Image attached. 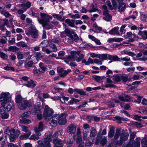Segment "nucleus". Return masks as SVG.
<instances>
[{
  "mask_svg": "<svg viewBox=\"0 0 147 147\" xmlns=\"http://www.w3.org/2000/svg\"><path fill=\"white\" fill-rule=\"evenodd\" d=\"M40 17L41 19H38V21L42 25L44 29L49 30L53 27L52 25L49 24L48 23L52 20V16L44 13H40Z\"/></svg>",
  "mask_w": 147,
  "mask_h": 147,
  "instance_id": "nucleus-1",
  "label": "nucleus"
},
{
  "mask_svg": "<svg viewBox=\"0 0 147 147\" xmlns=\"http://www.w3.org/2000/svg\"><path fill=\"white\" fill-rule=\"evenodd\" d=\"M136 134V132L134 131L132 132L129 130L130 141L127 145H124L123 147H140V138H136L135 142H133V140L134 139Z\"/></svg>",
  "mask_w": 147,
  "mask_h": 147,
  "instance_id": "nucleus-2",
  "label": "nucleus"
},
{
  "mask_svg": "<svg viewBox=\"0 0 147 147\" xmlns=\"http://www.w3.org/2000/svg\"><path fill=\"white\" fill-rule=\"evenodd\" d=\"M9 92H2L0 94V102H2L1 105L4 107L6 104L9 102H12L13 101L11 99V97L9 96Z\"/></svg>",
  "mask_w": 147,
  "mask_h": 147,
  "instance_id": "nucleus-3",
  "label": "nucleus"
},
{
  "mask_svg": "<svg viewBox=\"0 0 147 147\" xmlns=\"http://www.w3.org/2000/svg\"><path fill=\"white\" fill-rule=\"evenodd\" d=\"M20 134V131L18 130L15 131L14 129L9 127L7 128L6 130V134L9 136L11 141L13 142L15 140Z\"/></svg>",
  "mask_w": 147,
  "mask_h": 147,
  "instance_id": "nucleus-4",
  "label": "nucleus"
},
{
  "mask_svg": "<svg viewBox=\"0 0 147 147\" xmlns=\"http://www.w3.org/2000/svg\"><path fill=\"white\" fill-rule=\"evenodd\" d=\"M54 113L53 110L49 107L48 105H46L44 108L43 116L47 121L51 118Z\"/></svg>",
  "mask_w": 147,
  "mask_h": 147,
  "instance_id": "nucleus-5",
  "label": "nucleus"
},
{
  "mask_svg": "<svg viewBox=\"0 0 147 147\" xmlns=\"http://www.w3.org/2000/svg\"><path fill=\"white\" fill-rule=\"evenodd\" d=\"M50 133V132H49ZM51 134V139H52V138L53 139V143L55 144L54 147H62L63 144V141L59 139H57V138L58 136V133L57 132H55L53 136H52V134L50 132Z\"/></svg>",
  "mask_w": 147,
  "mask_h": 147,
  "instance_id": "nucleus-6",
  "label": "nucleus"
},
{
  "mask_svg": "<svg viewBox=\"0 0 147 147\" xmlns=\"http://www.w3.org/2000/svg\"><path fill=\"white\" fill-rule=\"evenodd\" d=\"M51 134L49 132H47L45 134L46 138L45 140L42 142L41 141H38V142L39 145H42L44 147H51L50 144V142L51 140Z\"/></svg>",
  "mask_w": 147,
  "mask_h": 147,
  "instance_id": "nucleus-7",
  "label": "nucleus"
},
{
  "mask_svg": "<svg viewBox=\"0 0 147 147\" xmlns=\"http://www.w3.org/2000/svg\"><path fill=\"white\" fill-rule=\"evenodd\" d=\"M26 34L28 36L31 35L34 38H37L38 36V31L34 26L30 27L28 30L26 31Z\"/></svg>",
  "mask_w": 147,
  "mask_h": 147,
  "instance_id": "nucleus-8",
  "label": "nucleus"
},
{
  "mask_svg": "<svg viewBox=\"0 0 147 147\" xmlns=\"http://www.w3.org/2000/svg\"><path fill=\"white\" fill-rule=\"evenodd\" d=\"M67 115L66 113H62L61 115L56 114L55 117L59 123L60 125H64L67 122L66 117Z\"/></svg>",
  "mask_w": 147,
  "mask_h": 147,
  "instance_id": "nucleus-9",
  "label": "nucleus"
},
{
  "mask_svg": "<svg viewBox=\"0 0 147 147\" xmlns=\"http://www.w3.org/2000/svg\"><path fill=\"white\" fill-rule=\"evenodd\" d=\"M40 103L38 102L36 103L34 109H33L32 112L34 114L37 113L38 118L39 119H41L42 118V116L41 114V112L40 109Z\"/></svg>",
  "mask_w": 147,
  "mask_h": 147,
  "instance_id": "nucleus-10",
  "label": "nucleus"
},
{
  "mask_svg": "<svg viewBox=\"0 0 147 147\" xmlns=\"http://www.w3.org/2000/svg\"><path fill=\"white\" fill-rule=\"evenodd\" d=\"M32 105V103L27 100L22 101L21 103H18V107L19 109L21 110H24L27 108H29Z\"/></svg>",
  "mask_w": 147,
  "mask_h": 147,
  "instance_id": "nucleus-11",
  "label": "nucleus"
},
{
  "mask_svg": "<svg viewBox=\"0 0 147 147\" xmlns=\"http://www.w3.org/2000/svg\"><path fill=\"white\" fill-rule=\"evenodd\" d=\"M65 33L67 35L66 40L68 43H72L73 40V36L70 34V32L69 29H65L64 31Z\"/></svg>",
  "mask_w": 147,
  "mask_h": 147,
  "instance_id": "nucleus-12",
  "label": "nucleus"
},
{
  "mask_svg": "<svg viewBox=\"0 0 147 147\" xmlns=\"http://www.w3.org/2000/svg\"><path fill=\"white\" fill-rule=\"evenodd\" d=\"M43 123L42 122H40L39 123L38 126L34 127V131L36 134L39 136L41 135L40 132L43 130Z\"/></svg>",
  "mask_w": 147,
  "mask_h": 147,
  "instance_id": "nucleus-13",
  "label": "nucleus"
},
{
  "mask_svg": "<svg viewBox=\"0 0 147 147\" xmlns=\"http://www.w3.org/2000/svg\"><path fill=\"white\" fill-rule=\"evenodd\" d=\"M100 136L98 137L97 136L96 138V140L95 142V144H98L99 143L102 146H104L107 142V138L105 137L102 138L101 140Z\"/></svg>",
  "mask_w": 147,
  "mask_h": 147,
  "instance_id": "nucleus-14",
  "label": "nucleus"
},
{
  "mask_svg": "<svg viewBox=\"0 0 147 147\" xmlns=\"http://www.w3.org/2000/svg\"><path fill=\"white\" fill-rule=\"evenodd\" d=\"M76 126L75 124H71L67 128V131L70 134H73L75 133Z\"/></svg>",
  "mask_w": 147,
  "mask_h": 147,
  "instance_id": "nucleus-15",
  "label": "nucleus"
},
{
  "mask_svg": "<svg viewBox=\"0 0 147 147\" xmlns=\"http://www.w3.org/2000/svg\"><path fill=\"white\" fill-rule=\"evenodd\" d=\"M103 19L106 21H110L111 20L112 17L108 13L107 10H105L103 11Z\"/></svg>",
  "mask_w": 147,
  "mask_h": 147,
  "instance_id": "nucleus-16",
  "label": "nucleus"
},
{
  "mask_svg": "<svg viewBox=\"0 0 147 147\" xmlns=\"http://www.w3.org/2000/svg\"><path fill=\"white\" fill-rule=\"evenodd\" d=\"M119 28L115 27L111 30L109 32V33L112 35H120V33L119 32Z\"/></svg>",
  "mask_w": 147,
  "mask_h": 147,
  "instance_id": "nucleus-17",
  "label": "nucleus"
},
{
  "mask_svg": "<svg viewBox=\"0 0 147 147\" xmlns=\"http://www.w3.org/2000/svg\"><path fill=\"white\" fill-rule=\"evenodd\" d=\"M129 136V134L128 133H125L122 134L120 137V142L122 144L124 141L128 139Z\"/></svg>",
  "mask_w": 147,
  "mask_h": 147,
  "instance_id": "nucleus-18",
  "label": "nucleus"
},
{
  "mask_svg": "<svg viewBox=\"0 0 147 147\" xmlns=\"http://www.w3.org/2000/svg\"><path fill=\"white\" fill-rule=\"evenodd\" d=\"M24 84L28 87H34L36 86L35 83L32 80L25 82Z\"/></svg>",
  "mask_w": 147,
  "mask_h": 147,
  "instance_id": "nucleus-19",
  "label": "nucleus"
},
{
  "mask_svg": "<svg viewBox=\"0 0 147 147\" xmlns=\"http://www.w3.org/2000/svg\"><path fill=\"white\" fill-rule=\"evenodd\" d=\"M123 40V38H109L108 40V41L109 43H111L114 42H120L122 41Z\"/></svg>",
  "mask_w": 147,
  "mask_h": 147,
  "instance_id": "nucleus-20",
  "label": "nucleus"
},
{
  "mask_svg": "<svg viewBox=\"0 0 147 147\" xmlns=\"http://www.w3.org/2000/svg\"><path fill=\"white\" fill-rule=\"evenodd\" d=\"M76 142L78 144L79 147H84V142L82 140V137L78 136L77 138Z\"/></svg>",
  "mask_w": 147,
  "mask_h": 147,
  "instance_id": "nucleus-21",
  "label": "nucleus"
},
{
  "mask_svg": "<svg viewBox=\"0 0 147 147\" xmlns=\"http://www.w3.org/2000/svg\"><path fill=\"white\" fill-rule=\"evenodd\" d=\"M65 22L67 23L69 26L74 27L75 26V21L73 20H71L69 19H67L65 20Z\"/></svg>",
  "mask_w": 147,
  "mask_h": 147,
  "instance_id": "nucleus-22",
  "label": "nucleus"
},
{
  "mask_svg": "<svg viewBox=\"0 0 147 147\" xmlns=\"http://www.w3.org/2000/svg\"><path fill=\"white\" fill-rule=\"evenodd\" d=\"M98 58H99L102 62L105 60L109 59L108 55L109 54H102L101 55L98 54Z\"/></svg>",
  "mask_w": 147,
  "mask_h": 147,
  "instance_id": "nucleus-23",
  "label": "nucleus"
},
{
  "mask_svg": "<svg viewBox=\"0 0 147 147\" xmlns=\"http://www.w3.org/2000/svg\"><path fill=\"white\" fill-rule=\"evenodd\" d=\"M119 101L118 100H113L108 102L107 103V105L109 107L111 108L114 107L115 103H119Z\"/></svg>",
  "mask_w": 147,
  "mask_h": 147,
  "instance_id": "nucleus-24",
  "label": "nucleus"
},
{
  "mask_svg": "<svg viewBox=\"0 0 147 147\" xmlns=\"http://www.w3.org/2000/svg\"><path fill=\"white\" fill-rule=\"evenodd\" d=\"M97 134V131L96 129L93 127L90 129V138H94Z\"/></svg>",
  "mask_w": 147,
  "mask_h": 147,
  "instance_id": "nucleus-25",
  "label": "nucleus"
},
{
  "mask_svg": "<svg viewBox=\"0 0 147 147\" xmlns=\"http://www.w3.org/2000/svg\"><path fill=\"white\" fill-rule=\"evenodd\" d=\"M128 26L132 30H137L140 31L143 29L142 27H137L135 25L128 24Z\"/></svg>",
  "mask_w": 147,
  "mask_h": 147,
  "instance_id": "nucleus-26",
  "label": "nucleus"
},
{
  "mask_svg": "<svg viewBox=\"0 0 147 147\" xmlns=\"http://www.w3.org/2000/svg\"><path fill=\"white\" fill-rule=\"evenodd\" d=\"M109 59L112 60L113 61H120V58L117 55L113 56L110 55H108Z\"/></svg>",
  "mask_w": 147,
  "mask_h": 147,
  "instance_id": "nucleus-27",
  "label": "nucleus"
},
{
  "mask_svg": "<svg viewBox=\"0 0 147 147\" xmlns=\"http://www.w3.org/2000/svg\"><path fill=\"white\" fill-rule=\"evenodd\" d=\"M56 119L55 117V115L52 117V119L51 121L49 122L50 125L52 127H54L55 126L57 123V121L55 120Z\"/></svg>",
  "mask_w": 147,
  "mask_h": 147,
  "instance_id": "nucleus-28",
  "label": "nucleus"
},
{
  "mask_svg": "<svg viewBox=\"0 0 147 147\" xmlns=\"http://www.w3.org/2000/svg\"><path fill=\"white\" fill-rule=\"evenodd\" d=\"M87 118L88 119H89L88 121H89L90 122H91V120L92 119H94V121L96 122L99 121L100 120V118L96 116H93L89 115L87 116Z\"/></svg>",
  "mask_w": 147,
  "mask_h": 147,
  "instance_id": "nucleus-29",
  "label": "nucleus"
},
{
  "mask_svg": "<svg viewBox=\"0 0 147 147\" xmlns=\"http://www.w3.org/2000/svg\"><path fill=\"white\" fill-rule=\"evenodd\" d=\"M0 114H2L1 118L3 119H7L9 116L8 114L7 113L3 111L1 109H0Z\"/></svg>",
  "mask_w": 147,
  "mask_h": 147,
  "instance_id": "nucleus-30",
  "label": "nucleus"
},
{
  "mask_svg": "<svg viewBox=\"0 0 147 147\" xmlns=\"http://www.w3.org/2000/svg\"><path fill=\"white\" fill-rule=\"evenodd\" d=\"M39 66L40 67L39 70L40 72L42 73L44 72L47 69L46 67L45 66L43 63L42 62H40L39 63Z\"/></svg>",
  "mask_w": 147,
  "mask_h": 147,
  "instance_id": "nucleus-31",
  "label": "nucleus"
},
{
  "mask_svg": "<svg viewBox=\"0 0 147 147\" xmlns=\"http://www.w3.org/2000/svg\"><path fill=\"white\" fill-rule=\"evenodd\" d=\"M24 100H23L20 94H19L16 96V102L18 104V103H21L22 101Z\"/></svg>",
  "mask_w": 147,
  "mask_h": 147,
  "instance_id": "nucleus-32",
  "label": "nucleus"
},
{
  "mask_svg": "<svg viewBox=\"0 0 147 147\" xmlns=\"http://www.w3.org/2000/svg\"><path fill=\"white\" fill-rule=\"evenodd\" d=\"M31 134V132H29L28 133L25 134L23 135H21L20 138L22 140H24L28 138Z\"/></svg>",
  "mask_w": 147,
  "mask_h": 147,
  "instance_id": "nucleus-33",
  "label": "nucleus"
},
{
  "mask_svg": "<svg viewBox=\"0 0 147 147\" xmlns=\"http://www.w3.org/2000/svg\"><path fill=\"white\" fill-rule=\"evenodd\" d=\"M78 55V57L76 59V61L78 62H79L84 57V55L83 54H81L80 51H78L77 52V55H76V57H77Z\"/></svg>",
  "mask_w": 147,
  "mask_h": 147,
  "instance_id": "nucleus-34",
  "label": "nucleus"
},
{
  "mask_svg": "<svg viewBox=\"0 0 147 147\" xmlns=\"http://www.w3.org/2000/svg\"><path fill=\"white\" fill-rule=\"evenodd\" d=\"M6 145L5 139L3 137L0 138V147H5Z\"/></svg>",
  "mask_w": 147,
  "mask_h": 147,
  "instance_id": "nucleus-35",
  "label": "nucleus"
},
{
  "mask_svg": "<svg viewBox=\"0 0 147 147\" xmlns=\"http://www.w3.org/2000/svg\"><path fill=\"white\" fill-rule=\"evenodd\" d=\"M71 71V69H68L66 71L63 70L62 72L60 74L59 76L61 77H64L66 76V75L69 73Z\"/></svg>",
  "mask_w": 147,
  "mask_h": 147,
  "instance_id": "nucleus-36",
  "label": "nucleus"
},
{
  "mask_svg": "<svg viewBox=\"0 0 147 147\" xmlns=\"http://www.w3.org/2000/svg\"><path fill=\"white\" fill-rule=\"evenodd\" d=\"M5 22L3 24L0 25V29L2 31H4L6 30V28L5 27V25H7V23L8 22V20L7 19H5Z\"/></svg>",
  "mask_w": 147,
  "mask_h": 147,
  "instance_id": "nucleus-37",
  "label": "nucleus"
},
{
  "mask_svg": "<svg viewBox=\"0 0 147 147\" xmlns=\"http://www.w3.org/2000/svg\"><path fill=\"white\" fill-rule=\"evenodd\" d=\"M20 122L21 123L28 124L30 123L31 121L30 120L26 118H22L20 119Z\"/></svg>",
  "mask_w": 147,
  "mask_h": 147,
  "instance_id": "nucleus-38",
  "label": "nucleus"
},
{
  "mask_svg": "<svg viewBox=\"0 0 147 147\" xmlns=\"http://www.w3.org/2000/svg\"><path fill=\"white\" fill-rule=\"evenodd\" d=\"M43 57L44 56L40 52H37L35 53V57L38 61L40 59Z\"/></svg>",
  "mask_w": 147,
  "mask_h": 147,
  "instance_id": "nucleus-39",
  "label": "nucleus"
},
{
  "mask_svg": "<svg viewBox=\"0 0 147 147\" xmlns=\"http://www.w3.org/2000/svg\"><path fill=\"white\" fill-rule=\"evenodd\" d=\"M71 55L69 56L68 57V59H72L75 58V56L77 55V53L74 51H72L71 52Z\"/></svg>",
  "mask_w": 147,
  "mask_h": 147,
  "instance_id": "nucleus-40",
  "label": "nucleus"
},
{
  "mask_svg": "<svg viewBox=\"0 0 147 147\" xmlns=\"http://www.w3.org/2000/svg\"><path fill=\"white\" fill-rule=\"evenodd\" d=\"M74 139L75 138H73L71 140L69 139L68 140L67 143V145L68 147H70L72 146V145L73 144V142L74 141Z\"/></svg>",
  "mask_w": 147,
  "mask_h": 147,
  "instance_id": "nucleus-41",
  "label": "nucleus"
},
{
  "mask_svg": "<svg viewBox=\"0 0 147 147\" xmlns=\"http://www.w3.org/2000/svg\"><path fill=\"white\" fill-rule=\"evenodd\" d=\"M121 130L119 129H117L116 131V133L115 135L114 140V141L118 139L119 136L120 134Z\"/></svg>",
  "mask_w": 147,
  "mask_h": 147,
  "instance_id": "nucleus-42",
  "label": "nucleus"
},
{
  "mask_svg": "<svg viewBox=\"0 0 147 147\" xmlns=\"http://www.w3.org/2000/svg\"><path fill=\"white\" fill-rule=\"evenodd\" d=\"M74 91H76L77 93L80 94V95H85L86 93L85 92L82 90L78 89H74Z\"/></svg>",
  "mask_w": 147,
  "mask_h": 147,
  "instance_id": "nucleus-43",
  "label": "nucleus"
},
{
  "mask_svg": "<svg viewBox=\"0 0 147 147\" xmlns=\"http://www.w3.org/2000/svg\"><path fill=\"white\" fill-rule=\"evenodd\" d=\"M113 81L116 82H119L121 81V76L118 75L115 76L113 77Z\"/></svg>",
  "mask_w": 147,
  "mask_h": 147,
  "instance_id": "nucleus-44",
  "label": "nucleus"
},
{
  "mask_svg": "<svg viewBox=\"0 0 147 147\" xmlns=\"http://www.w3.org/2000/svg\"><path fill=\"white\" fill-rule=\"evenodd\" d=\"M114 130L113 127H111L110 128L108 134V136L110 138L112 137L114 134Z\"/></svg>",
  "mask_w": 147,
  "mask_h": 147,
  "instance_id": "nucleus-45",
  "label": "nucleus"
},
{
  "mask_svg": "<svg viewBox=\"0 0 147 147\" xmlns=\"http://www.w3.org/2000/svg\"><path fill=\"white\" fill-rule=\"evenodd\" d=\"M126 26V24H124L121 26L120 28V31L121 34H124L126 30L124 29V28Z\"/></svg>",
  "mask_w": 147,
  "mask_h": 147,
  "instance_id": "nucleus-46",
  "label": "nucleus"
},
{
  "mask_svg": "<svg viewBox=\"0 0 147 147\" xmlns=\"http://www.w3.org/2000/svg\"><path fill=\"white\" fill-rule=\"evenodd\" d=\"M142 147H147V139L143 138L142 140Z\"/></svg>",
  "mask_w": 147,
  "mask_h": 147,
  "instance_id": "nucleus-47",
  "label": "nucleus"
},
{
  "mask_svg": "<svg viewBox=\"0 0 147 147\" xmlns=\"http://www.w3.org/2000/svg\"><path fill=\"white\" fill-rule=\"evenodd\" d=\"M139 111L138 112L141 113H146V109L144 107H140L139 108Z\"/></svg>",
  "mask_w": 147,
  "mask_h": 147,
  "instance_id": "nucleus-48",
  "label": "nucleus"
},
{
  "mask_svg": "<svg viewBox=\"0 0 147 147\" xmlns=\"http://www.w3.org/2000/svg\"><path fill=\"white\" fill-rule=\"evenodd\" d=\"M143 55L142 58V61L147 60V50H145L143 52Z\"/></svg>",
  "mask_w": 147,
  "mask_h": 147,
  "instance_id": "nucleus-49",
  "label": "nucleus"
},
{
  "mask_svg": "<svg viewBox=\"0 0 147 147\" xmlns=\"http://www.w3.org/2000/svg\"><path fill=\"white\" fill-rule=\"evenodd\" d=\"M140 18L141 19L142 21L147 22V14H141Z\"/></svg>",
  "mask_w": 147,
  "mask_h": 147,
  "instance_id": "nucleus-50",
  "label": "nucleus"
},
{
  "mask_svg": "<svg viewBox=\"0 0 147 147\" xmlns=\"http://www.w3.org/2000/svg\"><path fill=\"white\" fill-rule=\"evenodd\" d=\"M16 45L18 46H20L22 47H28V45L25 44L24 42H19L16 44Z\"/></svg>",
  "mask_w": 147,
  "mask_h": 147,
  "instance_id": "nucleus-51",
  "label": "nucleus"
},
{
  "mask_svg": "<svg viewBox=\"0 0 147 147\" xmlns=\"http://www.w3.org/2000/svg\"><path fill=\"white\" fill-rule=\"evenodd\" d=\"M43 62L46 63L47 64H50L52 63L51 61L48 57H46L44 58L42 60Z\"/></svg>",
  "mask_w": 147,
  "mask_h": 147,
  "instance_id": "nucleus-52",
  "label": "nucleus"
},
{
  "mask_svg": "<svg viewBox=\"0 0 147 147\" xmlns=\"http://www.w3.org/2000/svg\"><path fill=\"white\" fill-rule=\"evenodd\" d=\"M130 59L129 57L128 56H126L124 57H121L120 58V61H130Z\"/></svg>",
  "mask_w": 147,
  "mask_h": 147,
  "instance_id": "nucleus-53",
  "label": "nucleus"
},
{
  "mask_svg": "<svg viewBox=\"0 0 147 147\" xmlns=\"http://www.w3.org/2000/svg\"><path fill=\"white\" fill-rule=\"evenodd\" d=\"M93 28L96 30L101 31L102 30V27L98 26L96 24H93Z\"/></svg>",
  "mask_w": 147,
  "mask_h": 147,
  "instance_id": "nucleus-54",
  "label": "nucleus"
},
{
  "mask_svg": "<svg viewBox=\"0 0 147 147\" xmlns=\"http://www.w3.org/2000/svg\"><path fill=\"white\" fill-rule=\"evenodd\" d=\"M37 135H32L30 138V140H38L39 138V135H38L37 134Z\"/></svg>",
  "mask_w": 147,
  "mask_h": 147,
  "instance_id": "nucleus-55",
  "label": "nucleus"
},
{
  "mask_svg": "<svg viewBox=\"0 0 147 147\" xmlns=\"http://www.w3.org/2000/svg\"><path fill=\"white\" fill-rule=\"evenodd\" d=\"M17 57L18 59H23L24 56L22 53L19 51L17 53Z\"/></svg>",
  "mask_w": 147,
  "mask_h": 147,
  "instance_id": "nucleus-56",
  "label": "nucleus"
},
{
  "mask_svg": "<svg viewBox=\"0 0 147 147\" xmlns=\"http://www.w3.org/2000/svg\"><path fill=\"white\" fill-rule=\"evenodd\" d=\"M52 15L54 18H56L58 20H60L61 19V16L58 14L53 13Z\"/></svg>",
  "mask_w": 147,
  "mask_h": 147,
  "instance_id": "nucleus-57",
  "label": "nucleus"
},
{
  "mask_svg": "<svg viewBox=\"0 0 147 147\" xmlns=\"http://www.w3.org/2000/svg\"><path fill=\"white\" fill-rule=\"evenodd\" d=\"M79 39V38L77 34L76 33L74 34L73 36V42L74 41H75L76 42H77Z\"/></svg>",
  "mask_w": 147,
  "mask_h": 147,
  "instance_id": "nucleus-58",
  "label": "nucleus"
},
{
  "mask_svg": "<svg viewBox=\"0 0 147 147\" xmlns=\"http://www.w3.org/2000/svg\"><path fill=\"white\" fill-rule=\"evenodd\" d=\"M21 127L22 129V130L25 132L28 133L29 132H30L29 131L28 127H27L25 126H22Z\"/></svg>",
  "mask_w": 147,
  "mask_h": 147,
  "instance_id": "nucleus-59",
  "label": "nucleus"
},
{
  "mask_svg": "<svg viewBox=\"0 0 147 147\" xmlns=\"http://www.w3.org/2000/svg\"><path fill=\"white\" fill-rule=\"evenodd\" d=\"M126 6L125 3H122L119 4V7L118 9H124L126 8Z\"/></svg>",
  "mask_w": 147,
  "mask_h": 147,
  "instance_id": "nucleus-60",
  "label": "nucleus"
},
{
  "mask_svg": "<svg viewBox=\"0 0 147 147\" xmlns=\"http://www.w3.org/2000/svg\"><path fill=\"white\" fill-rule=\"evenodd\" d=\"M4 69L6 70H11L12 71H14L15 70L14 67H10L8 65H7L6 67H4Z\"/></svg>",
  "mask_w": 147,
  "mask_h": 147,
  "instance_id": "nucleus-61",
  "label": "nucleus"
},
{
  "mask_svg": "<svg viewBox=\"0 0 147 147\" xmlns=\"http://www.w3.org/2000/svg\"><path fill=\"white\" fill-rule=\"evenodd\" d=\"M50 47L53 49V52H56L57 50V48L56 46L53 44H51L49 45Z\"/></svg>",
  "mask_w": 147,
  "mask_h": 147,
  "instance_id": "nucleus-62",
  "label": "nucleus"
},
{
  "mask_svg": "<svg viewBox=\"0 0 147 147\" xmlns=\"http://www.w3.org/2000/svg\"><path fill=\"white\" fill-rule=\"evenodd\" d=\"M7 38L5 36H3L2 38L0 39V43L5 44L6 42Z\"/></svg>",
  "mask_w": 147,
  "mask_h": 147,
  "instance_id": "nucleus-63",
  "label": "nucleus"
},
{
  "mask_svg": "<svg viewBox=\"0 0 147 147\" xmlns=\"http://www.w3.org/2000/svg\"><path fill=\"white\" fill-rule=\"evenodd\" d=\"M1 13L6 18L9 17L11 15L9 13L7 12L2 11L1 12Z\"/></svg>",
  "mask_w": 147,
  "mask_h": 147,
  "instance_id": "nucleus-64",
  "label": "nucleus"
}]
</instances>
